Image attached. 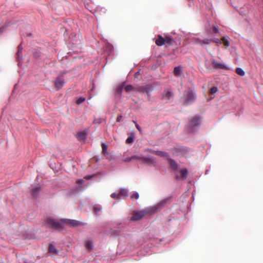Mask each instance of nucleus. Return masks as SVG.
<instances>
[{
    "label": "nucleus",
    "instance_id": "nucleus-32",
    "mask_svg": "<svg viewBox=\"0 0 263 263\" xmlns=\"http://www.w3.org/2000/svg\"><path fill=\"white\" fill-rule=\"evenodd\" d=\"M124 89V84H122L117 89V92L118 93H121V92Z\"/></svg>",
    "mask_w": 263,
    "mask_h": 263
},
{
    "label": "nucleus",
    "instance_id": "nucleus-12",
    "mask_svg": "<svg viewBox=\"0 0 263 263\" xmlns=\"http://www.w3.org/2000/svg\"><path fill=\"white\" fill-rule=\"evenodd\" d=\"M65 84L64 80L61 77H58L54 82L55 87L60 89L63 87Z\"/></svg>",
    "mask_w": 263,
    "mask_h": 263
},
{
    "label": "nucleus",
    "instance_id": "nucleus-24",
    "mask_svg": "<svg viewBox=\"0 0 263 263\" xmlns=\"http://www.w3.org/2000/svg\"><path fill=\"white\" fill-rule=\"evenodd\" d=\"M165 44H167L168 45H171L174 42V40L172 37H166L164 38Z\"/></svg>",
    "mask_w": 263,
    "mask_h": 263
},
{
    "label": "nucleus",
    "instance_id": "nucleus-34",
    "mask_svg": "<svg viewBox=\"0 0 263 263\" xmlns=\"http://www.w3.org/2000/svg\"><path fill=\"white\" fill-rule=\"evenodd\" d=\"M10 24L9 23H8L7 25H6L5 26H3L2 27H1L0 28V34L2 33L4 31V30L5 29L8 27V26H10Z\"/></svg>",
    "mask_w": 263,
    "mask_h": 263
},
{
    "label": "nucleus",
    "instance_id": "nucleus-46",
    "mask_svg": "<svg viewBox=\"0 0 263 263\" xmlns=\"http://www.w3.org/2000/svg\"><path fill=\"white\" fill-rule=\"evenodd\" d=\"M122 223H123V222H119L118 224H122Z\"/></svg>",
    "mask_w": 263,
    "mask_h": 263
},
{
    "label": "nucleus",
    "instance_id": "nucleus-21",
    "mask_svg": "<svg viewBox=\"0 0 263 263\" xmlns=\"http://www.w3.org/2000/svg\"><path fill=\"white\" fill-rule=\"evenodd\" d=\"M48 250L50 253H54V254H58V251L56 249L55 247L52 245L50 244L48 248Z\"/></svg>",
    "mask_w": 263,
    "mask_h": 263
},
{
    "label": "nucleus",
    "instance_id": "nucleus-20",
    "mask_svg": "<svg viewBox=\"0 0 263 263\" xmlns=\"http://www.w3.org/2000/svg\"><path fill=\"white\" fill-rule=\"evenodd\" d=\"M176 149L177 150L176 151V153H178L177 155H184L185 157H187V156L186 155V152H188V149L183 148V149Z\"/></svg>",
    "mask_w": 263,
    "mask_h": 263
},
{
    "label": "nucleus",
    "instance_id": "nucleus-15",
    "mask_svg": "<svg viewBox=\"0 0 263 263\" xmlns=\"http://www.w3.org/2000/svg\"><path fill=\"white\" fill-rule=\"evenodd\" d=\"M23 50V47L21 44H20L18 46V50L17 52V61H18V64H20V62L23 60V56L21 55V53H22Z\"/></svg>",
    "mask_w": 263,
    "mask_h": 263
},
{
    "label": "nucleus",
    "instance_id": "nucleus-29",
    "mask_svg": "<svg viewBox=\"0 0 263 263\" xmlns=\"http://www.w3.org/2000/svg\"><path fill=\"white\" fill-rule=\"evenodd\" d=\"M134 141V136L133 135H131L129 137L127 138V139L126 140V143H132Z\"/></svg>",
    "mask_w": 263,
    "mask_h": 263
},
{
    "label": "nucleus",
    "instance_id": "nucleus-13",
    "mask_svg": "<svg viewBox=\"0 0 263 263\" xmlns=\"http://www.w3.org/2000/svg\"><path fill=\"white\" fill-rule=\"evenodd\" d=\"M87 133L86 130H83L78 133L77 137L80 141H83L86 138Z\"/></svg>",
    "mask_w": 263,
    "mask_h": 263
},
{
    "label": "nucleus",
    "instance_id": "nucleus-47",
    "mask_svg": "<svg viewBox=\"0 0 263 263\" xmlns=\"http://www.w3.org/2000/svg\"><path fill=\"white\" fill-rule=\"evenodd\" d=\"M208 170H206V172H205V174H207V173H208Z\"/></svg>",
    "mask_w": 263,
    "mask_h": 263
},
{
    "label": "nucleus",
    "instance_id": "nucleus-4",
    "mask_svg": "<svg viewBox=\"0 0 263 263\" xmlns=\"http://www.w3.org/2000/svg\"><path fill=\"white\" fill-rule=\"evenodd\" d=\"M155 208L154 207H147L140 211H135L133 213V216L131 218V220H140L146 215L152 214L151 211L153 210Z\"/></svg>",
    "mask_w": 263,
    "mask_h": 263
},
{
    "label": "nucleus",
    "instance_id": "nucleus-43",
    "mask_svg": "<svg viewBox=\"0 0 263 263\" xmlns=\"http://www.w3.org/2000/svg\"><path fill=\"white\" fill-rule=\"evenodd\" d=\"M140 74V72L139 71H137V72L135 73V78H138V76Z\"/></svg>",
    "mask_w": 263,
    "mask_h": 263
},
{
    "label": "nucleus",
    "instance_id": "nucleus-44",
    "mask_svg": "<svg viewBox=\"0 0 263 263\" xmlns=\"http://www.w3.org/2000/svg\"><path fill=\"white\" fill-rule=\"evenodd\" d=\"M102 148H107V145H106V144H105V143H102Z\"/></svg>",
    "mask_w": 263,
    "mask_h": 263
},
{
    "label": "nucleus",
    "instance_id": "nucleus-14",
    "mask_svg": "<svg viewBox=\"0 0 263 263\" xmlns=\"http://www.w3.org/2000/svg\"><path fill=\"white\" fill-rule=\"evenodd\" d=\"M110 149H102L103 155L108 160H111L114 158L113 155L110 152Z\"/></svg>",
    "mask_w": 263,
    "mask_h": 263
},
{
    "label": "nucleus",
    "instance_id": "nucleus-23",
    "mask_svg": "<svg viewBox=\"0 0 263 263\" xmlns=\"http://www.w3.org/2000/svg\"><path fill=\"white\" fill-rule=\"evenodd\" d=\"M235 72L238 75H239L240 76H243L245 74L244 70L240 67L237 68L236 69Z\"/></svg>",
    "mask_w": 263,
    "mask_h": 263
},
{
    "label": "nucleus",
    "instance_id": "nucleus-33",
    "mask_svg": "<svg viewBox=\"0 0 263 263\" xmlns=\"http://www.w3.org/2000/svg\"><path fill=\"white\" fill-rule=\"evenodd\" d=\"M218 88L217 87L214 86L211 88L210 92L211 93L214 94L216 93L218 91Z\"/></svg>",
    "mask_w": 263,
    "mask_h": 263
},
{
    "label": "nucleus",
    "instance_id": "nucleus-8",
    "mask_svg": "<svg viewBox=\"0 0 263 263\" xmlns=\"http://www.w3.org/2000/svg\"><path fill=\"white\" fill-rule=\"evenodd\" d=\"M162 98L166 102H168L173 99V92L170 89H165L164 90Z\"/></svg>",
    "mask_w": 263,
    "mask_h": 263
},
{
    "label": "nucleus",
    "instance_id": "nucleus-35",
    "mask_svg": "<svg viewBox=\"0 0 263 263\" xmlns=\"http://www.w3.org/2000/svg\"><path fill=\"white\" fill-rule=\"evenodd\" d=\"M85 100V99L84 98L80 97L77 100V104H79L83 102Z\"/></svg>",
    "mask_w": 263,
    "mask_h": 263
},
{
    "label": "nucleus",
    "instance_id": "nucleus-42",
    "mask_svg": "<svg viewBox=\"0 0 263 263\" xmlns=\"http://www.w3.org/2000/svg\"><path fill=\"white\" fill-rule=\"evenodd\" d=\"M151 86L150 85H147L145 87V89H146V91H149Z\"/></svg>",
    "mask_w": 263,
    "mask_h": 263
},
{
    "label": "nucleus",
    "instance_id": "nucleus-18",
    "mask_svg": "<svg viewBox=\"0 0 263 263\" xmlns=\"http://www.w3.org/2000/svg\"><path fill=\"white\" fill-rule=\"evenodd\" d=\"M128 191L126 189H121L120 190L119 193L118 195V198H120L121 196H124V197H126L128 196Z\"/></svg>",
    "mask_w": 263,
    "mask_h": 263
},
{
    "label": "nucleus",
    "instance_id": "nucleus-16",
    "mask_svg": "<svg viewBox=\"0 0 263 263\" xmlns=\"http://www.w3.org/2000/svg\"><path fill=\"white\" fill-rule=\"evenodd\" d=\"M41 191V187L39 185L32 186V195L33 196L36 197L38 195L39 193Z\"/></svg>",
    "mask_w": 263,
    "mask_h": 263
},
{
    "label": "nucleus",
    "instance_id": "nucleus-22",
    "mask_svg": "<svg viewBox=\"0 0 263 263\" xmlns=\"http://www.w3.org/2000/svg\"><path fill=\"white\" fill-rule=\"evenodd\" d=\"M174 72L177 76H180L181 73V68L180 66L175 67L174 68Z\"/></svg>",
    "mask_w": 263,
    "mask_h": 263
},
{
    "label": "nucleus",
    "instance_id": "nucleus-45",
    "mask_svg": "<svg viewBox=\"0 0 263 263\" xmlns=\"http://www.w3.org/2000/svg\"><path fill=\"white\" fill-rule=\"evenodd\" d=\"M136 128H137L139 130H140V126H139L138 124H137V123H136Z\"/></svg>",
    "mask_w": 263,
    "mask_h": 263
},
{
    "label": "nucleus",
    "instance_id": "nucleus-19",
    "mask_svg": "<svg viewBox=\"0 0 263 263\" xmlns=\"http://www.w3.org/2000/svg\"><path fill=\"white\" fill-rule=\"evenodd\" d=\"M156 44L159 46L163 45L165 44L164 38L161 35H159L158 39L156 41Z\"/></svg>",
    "mask_w": 263,
    "mask_h": 263
},
{
    "label": "nucleus",
    "instance_id": "nucleus-37",
    "mask_svg": "<svg viewBox=\"0 0 263 263\" xmlns=\"http://www.w3.org/2000/svg\"><path fill=\"white\" fill-rule=\"evenodd\" d=\"M195 44H199V45H202V41H201V40L199 38H198L196 40V41L195 42Z\"/></svg>",
    "mask_w": 263,
    "mask_h": 263
},
{
    "label": "nucleus",
    "instance_id": "nucleus-10",
    "mask_svg": "<svg viewBox=\"0 0 263 263\" xmlns=\"http://www.w3.org/2000/svg\"><path fill=\"white\" fill-rule=\"evenodd\" d=\"M213 67L218 69H229V67L224 63H219L216 60H213L212 62Z\"/></svg>",
    "mask_w": 263,
    "mask_h": 263
},
{
    "label": "nucleus",
    "instance_id": "nucleus-9",
    "mask_svg": "<svg viewBox=\"0 0 263 263\" xmlns=\"http://www.w3.org/2000/svg\"><path fill=\"white\" fill-rule=\"evenodd\" d=\"M64 223L73 227L83 224V223L81 221L69 219H64Z\"/></svg>",
    "mask_w": 263,
    "mask_h": 263
},
{
    "label": "nucleus",
    "instance_id": "nucleus-39",
    "mask_svg": "<svg viewBox=\"0 0 263 263\" xmlns=\"http://www.w3.org/2000/svg\"><path fill=\"white\" fill-rule=\"evenodd\" d=\"M123 117L122 115H118L117 118V122H120L122 120Z\"/></svg>",
    "mask_w": 263,
    "mask_h": 263
},
{
    "label": "nucleus",
    "instance_id": "nucleus-11",
    "mask_svg": "<svg viewBox=\"0 0 263 263\" xmlns=\"http://www.w3.org/2000/svg\"><path fill=\"white\" fill-rule=\"evenodd\" d=\"M149 151L155 153L157 155L160 157L166 159L167 160L170 158L168 154L162 151H154L152 149H148Z\"/></svg>",
    "mask_w": 263,
    "mask_h": 263
},
{
    "label": "nucleus",
    "instance_id": "nucleus-27",
    "mask_svg": "<svg viewBox=\"0 0 263 263\" xmlns=\"http://www.w3.org/2000/svg\"><path fill=\"white\" fill-rule=\"evenodd\" d=\"M93 209L96 215H99L102 210V208L100 206H95Z\"/></svg>",
    "mask_w": 263,
    "mask_h": 263
},
{
    "label": "nucleus",
    "instance_id": "nucleus-25",
    "mask_svg": "<svg viewBox=\"0 0 263 263\" xmlns=\"http://www.w3.org/2000/svg\"><path fill=\"white\" fill-rule=\"evenodd\" d=\"M93 243L91 240H87L86 242V248L88 249L91 250L93 248Z\"/></svg>",
    "mask_w": 263,
    "mask_h": 263
},
{
    "label": "nucleus",
    "instance_id": "nucleus-1",
    "mask_svg": "<svg viewBox=\"0 0 263 263\" xmlns=\"http://www.w3.org/2000/svg\"><path fill=\"white\" fill-rule=\"evenodd\" d=\"M167 160L177 180H185L187 178L189 172L186 168H180L178 164L170 158Z\"/></svg>",
    "mask_w": 263,
    "mask_h": 263
},
{
    "label": "nucleus",
    "instance_id": "nucleus-36",
    "mask_svg": "<svg viewBox=\"0 0 263 263\" xmlns=\"http://www.w3.org/2000/svg\"><path fill=\"white\" fill-rule=\"evenodd\" d=\"M96 175L95 174L91 175H86L85 176L84 178L87 180H90L92 179Z\"/></svg>",
    "mask_w": 263,
    "mask_h": 263
},
{
    "label": "nucleus",
    "instance_id": "nucleus-7",
    "mask_svg": "<svg viewBox=\"0 0 263 263\" xmlns=\"http://www.w3.org/2000/svg\"><path fill=\"white\" fill-rule=\"evenodd\" d=\"M170 200L169 198H167L159 201L157 204L151 206V207L155 208L153 210L151 211L152 214L156 212L157 211L160 210L161 208L164 207L168 202Z\"/></svg>",
    "mask_w": 263,
    "mask_h": 263
},
{
    "label": "nucleus",
    "instance_id": "nucleus-17",
    "mask_svg": "<svg viewBox=\"0 0 263 263\" xmlns=\"http://www.w3.org/2000/svg\"><path fill=\"white\" fill-rule=\"evenodd\" d=\"M77 183L78 184L77 186H76V192H79L81 191L84 189L83 187H82L81 185H82L84 183V180L83 179H79L77 181Z\"/></svg>",
    "mask_w": 263,
    "mask_h": 263
},
{
    "label": "nucleus",
    "instance_id": "nucleus-38",
    "mask_svg": "<svg viewBox=\"0 0 263 263\" xmlns=\"http://www.w3.org/2000/svg\"><path fill=\"white\" fill-rule=\"evenodd\" d=\"M211 41L214 42L218 44H221V42L218 39H211Z\"/></svg>",
    "mask_w": 263,
    "mask_h": 263
},
{
    "label": "nucleus",
    "instance_id": "nucleus-41",
    "mask_svg": "<svg viewBox=\"0 0 263 263\" xmlns=\"http://www.w3.org/2000/svg\"><path fill=\"white\" fill-rule=\"evenodd\" d=\"M213 29V31H214V32L218 33L219 32L218 28L217 27H216V26H214Z\"/></svg>",
    "mask_w": 263,
    "mask_h": 263
},
{
    "label": "nucleus",
    "instance_id": "nucleus-3",
    "mask_svg": "<svg viewBox=\"0 0 263 263\" xmlns=\"http://www.w3.org/2000/svg\"><path fill=\"white\" fill-rule=\"evenodd\" d=\"M201 118L199 116L196 115L192 118L188 125V130L190 133H194L197 130L200 125Z\"/></svg>",
    "mask_w": 263,
    "mask_h": 263
},
{
    "label": "nucleus",
    "instance_id": "nucleus-6",
    "mask_svg": "<svg viewBox=\"0 0 263 263\" xmlns=\"http://www.w3.org/2000/svg\"><path fill=\"white\" fill-rule=\"evenodd\" d=\"M135 159H138L139 160H141L142 162L145 163L148 165H152L156 162L155 160L151 157L142 156H138L136 155L133 156L130 158H127L125 160V161H130Z\"/></svg>",
    "mask_w": 263,
    "mask_h": 263
},
{
    "label": "nucleus",
    "instance_id": "nucleus-2",
    "mask_svg": "<svg viewBox=\"0 0 263 263\" xmlns=\"http://www.w3.org/2000/svg\"><path fill=\"white\" fill-rule=\"evenodd\" d=\"M196 99L195 91L192 88H189L187 91L184 92L182 98L183 104L189 105L193 103Z\"/></svg>",
    "mask_w": 263,
    "mask_h": 263
},
{
    "label": "nucleus",
    "instance_id": "nucleus-40",
    "mask_svg": "<svg viewBox=\"0 0 263 263\" xmlns=\"http://www.w3.org/2000/svg\"><path fill=\"white\" fill-rule=\"evenodd\" d=\"M118 194H117L116 193H113L111 194L110 196L111 198H118Z\"/></svg>",
    "mask_w": 263,
    "mask_h": 263
},
{
    "label": "nucleus",
    "instance_id": "nucleus-28",
    "mask_svg": "<svg viewBox=\"0 0 263 263\" xmlns=\"http://www.w3.org/2000/svg\"><path fill=\"white\" fill-rule=\"evenodd\" d=\"M131 197V198H132V199L135 198V199H138V198H139V193H138L137 192L135 191V192L133 193V194H132V195L131 196V197Z\"/></svg>",
    "mask_w": 263,
    "mask_h": 263
},
{
    "label": "nucleus",
    "instance_id": "nucleus-5",
    "mask_svg": "<svg viewBox=\"0 0 263 263\" xmlns=\"http://www.w3.org/2000/svg\"><path fill=\"white\" fill-rule=\"evenodd\" d=\"M47 222L49 227L56 229H62L64 224V219L59 220L51 217L47 219Z\"/></svg>",
    "mask_w": 263,
    "mask_h": 263
},
{
    "label": "nucleus",
    "instance_id": "nucleus-26",
    "mask_svg": "<svg viewBox=\"0 0 263 263\" xmlns=\"http://www.w3.org/2000/svg\"><path fill=\"white\" fill-rule=\"evenodd\" d=\"M133 87L131 85H124V89L127 92H129L132 90H133Z\"/></svg>",
    "mask_w": 263,
    "mask_h": 263
},
{
    "label": "nucleus",
    "instance_id": "nucleus-30",
    "mask_svg": "<svg viewBox=\"0 0 263 263\" xmlns=\"http://www.w3.org/2000/svg\"><path fill=\"white\" fill-rule=\"evenodd\" d=\"M222 42H223L224 45L228 47L230 45V43H229L228 40L226 37H223L222 39Z\"/></svg>",
    "mask_w": 263,
    "mask_h": 263
},
{
    "label": "nucleus",
    "instance_id": "nucleus-31",
    "mask_svg": "<svg viewBox=\"0 0 263 263\" xmlns=\"http://www.w3.org/2000/svg\"><path fill=\"white\" fill-rule=\"evenodd\" d=\"M211 39H206L202 41V44L209 45L211 43Z\"/></svg>",
    "mask_w": 263,
    "mask_h": 263
}]
</instances>
